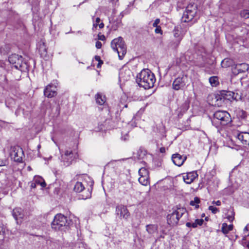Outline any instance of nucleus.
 I'll list each match as a JSON object with an SVG mask.
<instances>
[{"label":"nucleus","instance_id":"obj_1","mask_svg":"<svg viewBox=\"0 0 249 249\" xmlns=\"http://www.w3.org/2000/svg\"><path fill=\"white\" fill-rule=\"evenodd\" d=\"M136 81L140 87L149 89L154 86L156 78L154 73L149 69H143L137 74Z\"/></svg>","mask_w":249,"mask_h":249},{"label":"nucleus","instance_id":"obj_2","mask_svg":"<svg viewBox=\"0 0 249 249\" xmlns=\"http://www.w3.org/2000/svg\"><path fill=\"white\" fill-rule=\"evenodd\" d=\"M197 7L196 4L191 3L189 4L184 11L182 18L181 21L183 22H192L193 23H196L198 19L197 18Z\"/></svg>","mask_w":249,"mask_h":249},{"label":"nucleus","instance_id":"obj_3","mask_svg":"<svg viewBox=\"0 0 249 249\" xmlns=\"http://www.w3.org/2000/svg\"><path fill=\"white\" fill-rule=\"evenodd\" d=\"M231 122L230 114L226 111L218 110L213 114V118L212 120V124L217 127L219 125H226Z\"/></svg>","mask_w":249,"mask_h":249},{"label":"nucleus","instance_id":"obj_4","mask_svg":"<svg viewBox=\"0 0 249 249\" xmlns=\"http://www.w3.org/2000/svg\"><path fill=\"white\" fill-rule=\"evenodd\" d=\"M70 223V220L67 216L61 213H58L54 216L51 226L55 231H62L67 229Z\"/></svg>","mask_w":249,"mask_h":249},{"label":"nucleus","instance_id":"obj_5","mask_svg":"<svg viewBox=\"0 0 249 249\" xmlns=\"http://www.w3.org/2000/svg\"><path fill=\"white\" fill-rule=\"evenodd\" d=\"M112 49L118 54L120 60L123 59L126 53V47L122 37H119L112 40Z\"/></svg>","mask_w":249,"mask_h":249},{"label":"nucleus","instance_id":"obj_6","mask_svg":"<svg viewBox=\"0 0 249 249\" xmlns=\"http://www.w3.org/2000/svg\"><path fill=\"white\" fill-rule=\"evenodd\" d=\"M186 212V209L184 208H177L176 209L173 210V212L167 216L168 224L170 226L177 225L180 218Z\"/></svg>","mask_w":249,"mask_h":249},{"label":"nucleus","instance_id":"obj_7","mask_svg":"<svg viewBox=\"0 0 249 249\" xmlns=\"http://www.w3.org/2000/svg\"><path fill=\"white\" fill-rule=\"evenodd\" d=\"M9 63L16 69L21 71H25L28 68V65L23 62V57L17 54H13L8 57Z\"/></svg>","mask_w":249,"mask_h":249},{"label":"nucleus","instance_id":"obj_8","mask_svg":"<svg viewBox=\"0 0 249 249\" xmlns=\"http://www.w3.org/2000/svg\"><path fill=\"white\" fill-rule=\"evenodd\" d=\"M73 190L77 193H82L79 195V199H87L91 197V189L88 188L86 190L83 184L81 182H77L75 183Z\"/></svg>","mask_w":249,"mask_h":249},{"label":"nucleus","instance_id":"obj_9","mask_svg":"<svg viewBox=\"0 0 249 249\" xmlns=\"http://www.w3.org/2000/svg\"><path fill=\"white\" fill-rule=\"evenodd\" d=\"M77 154H74L72 150H66L63 154L61 156V161L63 163L65 166L70 165L72 161L76 158Z\"/></svg>","mask_w":249,"mask_h":249},{"label":"nucleus","instance_id":"obj_10","mask_svg":"<svg viewBox=\"0 0 249 249\" xmlns=\"http://www.w3.org/2000/svg\"><path fill=\"white\" fill-rule=\"evenodd\" d=\"M10 156L15 161L20 162L22 161V158L24 156L23 149L18 146L12 147L10 152Z\"/></svg>","mask_w":249,"mask_h":249},{"label":"nucleus","instance_id":"obj_11","mask_svg":"<svg viewBox=\"0 0 249 249\" xmlns=\"http://www.w3.org/2000/svg\"><path fill=\"white\" fill-rule=\"evenodd\" d=\"M188 82V78L186 75L178 77L175 79L172 84L173 89L176 90L183 89L186 86Z\"/></svg>","mask_w":249,"mask_h":249},{"label":"nucleus","instance_id":"obj_12","mask_svg":"<svg viewBox=\"0 0 249 249\" xmlns=\"http://www.w3.org/2000/svg\"><path fill=\"white\" fill-rule=\"evenodd\" d=\"M115 213L120 219L123 218L126 220H128L130 215L126 206L122 204L116 206Z\"/></svg>","mask_w":249,"mask_h":249},{"label":"nucleus","instance_id":"obj_13","mask_svg":"<svg viewBox=\"0 0 249 249\" xmlns=\"http://www.w3.org/2000/svg\"><path fill=\"white\" fill-rule=\"evenodd\" d=\"M44 95L48 98H52L57 94L56 87L53 84L46 86L44 90Z\"/></svg>","mask_w":249,"mask_h":249},{"label":"nucleus","instance_id":"obj_14","mask_svg":"<svg viewBox=\"0 0 249 249\" xmlns=\"http://www.w3.org/2000/svg\"><path fill=\"white\" fill-rule=\"evenodd\" d=\"M186 156H182L178 153L174 154L172 156V160L173 163L177 166H181L186 160Z\"/></svg>","mask_w":249,"mask_h":249},{"label":"nucleus","instance_id":"obj_15","mask_svg":"<svg viewBox=\"0 0 249 249\" xmlns=\"http://www.w3.org/2000/svg\"><path fill=\"white\" fill-rule=\"evenodd\" d=\"M225 98H228L226 96H223L222 93L221 94L215 95L212 100L213 105L218 107L222 106L225 104Z\"/></svg>","mask_w":249,"mask_h":249},{"label":"nucleus","instance_id":"obj_16","mask_svg":"<svg viewBox=\"0 0 249 249\" xmlns=\"http://www.w3.org/2000/svg\"><path fill=\"white\" fill-rule=\"evenodd\" d=\"M190 103V99L187 98L180 107L178 108L177 111L179 117L181 116L189 109Z\"/></svg>","mask_w":249,"mask_h":249},{"label":"nucleus","instance_id":"obj_17","mask_svg":"<svg viewBox=\"0 0 249 249\" xmlns=\"http://www.w3.org/2000/svg\"><path fill=\"white\" fill-rule=\"evenodd\" d=\"M198 175L196 171L187 173L183 176L184 182L187 184H191L195 178H197Z\"/></svg>","mask_w":249,"mask_h":249},{"label":"nucleus","instance_id":"obj_18","mask_svg":"<svg viewBox=\"0 0 249 249\" xmlns=\"http://www.w3.org/2000/svg\"><path fill=\"white\" fill-rule=\"evenodd\" d=\"M12 215L18 223V220L22 219L24 216L23 211L20 208H15L12 211Z\"/></svg>","mask_w":249,"mask_h":249},{"label":"nucleus","instance_id":"obj_19","mask_svg":"<svg viewBox=\"0 0 249 249\" xmlns=\"http://www.w3.org/2000/svg\"><path fill=\"white\" fill-rule=\"evenodd\" d=\"M124 17L123 13H121L119 17V19L117 18L116 20L112 18L111 20H109V22L112 24V28L114 30H117V28L120 26L121 23V18Z\"/></svg>","mask_w":249,"mask_h":249},{"label":"nucleus","instance_id":"obj_20","mask_svg":"<svg viewBox=\"0 0 249 249\" xmlns=\"http://www.w3.org/2000/svg\"><path fill=\"white\" fill-rule=\"evenodd\" d=\"M38 51L41 57H46L47 55V48L45 43L43 42H40L38 45Z\"/></svg>","mask_w":249,"mask_h":249},{"label":"nucleus","instance_id":"obj_21","mask_svg":"<svg viewBox=\"0 0 249 249\" xmlns=\"http://www.w3.org/2000/svg\"><path fill=\"white\" fill-rule=\"evenodd\" d=\"M221 65L222 67L225 68L235 65L233 60L229 58H226L223 60Z\"/></svg>","mask_w":249,"mask_h":249},{"label":"nucleus","instance_id":"obj_22","mask_svg":"<svg viewBox=\"0 0 249 249\" xmlns=\"http://www.w3.org/2000/svg\"><path fill=\"white\" fill-rule=\"evenodd\" d=\"M147 154V151L143 147H140L137 151L135 157L138 160L143 159Z\"/></svg>","mask_w":249,"mask_h":249},{"label":"nucleus","instance_id":"obj_23","mask_svg":"<svg viewBox=\"0 0 249 249\" xmlns=\"http://www.w3.org/2000/svg\"><path fill=\"white\" fill-rule=\"evenodd\" d=\"M158 226L157 225L149 224L146 226V230L150 234H153L157 231Z\"/></svg>","mask_w":249,"mask_h":249},{"label":"nucleus","instance_id":"obj_24","mask_svg":"<svg viewBox=\"0 0 249 249\" xmlns=\"http://www.w3.org/2000/svg\"><path fill=\"white\" fill-rule=\"evenodd\" d=\"M235 68L238 69L240 72H244L248 70L249 66L246 63H242L236 64Z\"/></svg>","mask_w":249,"mask_h":249},{"label":"nucleus","instance_id":"obj_25","mask_svg":"<svg viewBox=\"0 0 249 249\" xmlns=\"http://www.w3.org/2000/svg\"><path fill=\"white\" fill-rule=\"evenodd\" d=\"M95 100L97 104L100 105H102L105 103L106 98L104 95H102L100 93H97L95 95Z\"/></svg>","mask_w":249,"mask_h":249},{"label":"nucleus","instance_id":"obj_26","mask_svg":"<svg viewBox=\"0 0 249 249\" xmlns=\"http://www.w3.org/2000/svg\"><path fill=\"white\" fill-rule=\"evenodd\" d=\"M233 229V225H228L227 224L224 223L222 224L221 231L222 232L226 234H227L230 231H231Z\"/></svg>","mask_w":249,"mask_h":249},{"label":"nucleus","instance_id":"obj_27","mask_svg":"<svg viewBox=\"0 0 249 249\" xmlns=\"http://www.w3.org/2000/svg\"><path fill=\"white\" fill-rule=\"evenodd\" d=\"M34 180L37 185H40L42 188L45 187L46 185L44 180L41 177H35Z\"/></svg>","mask_w":249,"mask_h":249},{"label":"nucleus","instance_id":"obj_28","mask_svg":"<svg viewBox=\"0 0 249 249\" xmlns=\"http://www.w3.org/2000/svg\"><path fill=\"white\" fill-rule=\"evenodd\" d=\"M209 81L212 87H216L219 83L218 77L216 76L210 77L209 79Z\"/></svg>","mask_w":249,"mask_h":249},{"label":"nucleus","instance_id":"obj_29","mask_svg":"<svg viewBox=\"0 0 249 249\" xmlns=\"http://www.w3.org/2000/svg\"><path fill=\"white\" fill-rule=\"evenodd\" d=\"M121 188L123 189L124 194H127L132 189V185L130 182L126 183L124 185L121 186Z\"/></svg>","mask_w":249,"mask_h":249},{"label":"nucleus","instance_id":"obj_30","mask_svg":"<svg viewBox=\"0 0 249 249\" xmlns=\"http://www.w3.org/2000/svg\"><path fill=\"white\" fill-rule=\"evenodd\" d=\"M139 181L142 185L146 186L149 183V177H140Z\"/></svg>","mask_w":249,"mask_h":249},{"label":"nucleus","instance_id":"obj_31","mask_svg":"<svg viewBox=\"0 0 249 249\" xmlns=\"http://www.w3.org/2000/svg\"><path fill=\"white\" fill-rule=\"evenodd\" d=\"M234 212L232 209L229 210L228 211L227 218L229 221L232 222L234 220Z\"/></svg>","mask_w":249,"mask_h":249},{"label":"nucleus","instance_id":"obj_32","mask_svg":"<svg viewBox=\"0 0 249 249\" xmlns=\"http://www.w3.org/2000/svg\"><path fill=\"white\" fill-rule=\"evenodd\" d=\"M222 94L223 95V96L227 97L228 98H225L226 100H230L231 99H233V95L234 94V93L232 92L227 91H224Z\"/></svg>","mask_w":249,"mask_h":249},{"label":"nucleus","instance_id":"obj_33","mask_svg":"<svg viewBox=\"0 0 249 249\" xmlns=\"http://www.w3.org/2000/svg\"><path fill=\"white\" fill-rule=\"evenodd\" d=\"M173 34L175 37L177 38V42H178V44L182 39L179 30L176 28H175L173 31Z\"/></svg>","mask_w":249,"mask_h":249},{"label":"nucleus","instance_id":"obj_34","mask_svg":"<svg viewBox=\"0 0 249 249\" xmlns=\"http://www.w3.org/2000/svg\"><path fill=\"white\" fill-rule=\"evenodd\" d=\"M139 174L140 177L146 176L149 177V172L145 168L142 167L139 170Z\"/></svg>","mask_w":249,"mask_h":249},{"label":"nucleus","instance_id":"obj_35","mask_svg":"<svg viewBox=\"0 0 249 249\" xmlns=\"http://www.w3.org/2000/svg\"><path fill=\"white\" fill-rule=\"evenodd\" d=\"M200 203V199L197 197H195L194 200H192L190 202V205L191 206H194L196 209L199 208L198 204Z\"/></svg>","mask_w":249,"mask_h":249},{"label":"nucleus","instance_id":"obj_36","mask_svg":"<svg viewBox=\"0 0 249 249\" xmlns=\"http://www.w3.org/2000/svg\"><path fill=\"white\" fill-rule=\"evenodd\" d=\"M240 16L241 17L245 18H249V10L247 9H245L242 10L240 13Z\"/></svg>","mask_w":249,"mask_h":249},{"label":"nucleus","instance_id":"obj_37","mask_svg":"<svg viewBox=\"0 0 249 249\" xmlns=\"http://www.w3.org/2000/svg\"><path fill=\"white\" fill-rule=\"evenodd\" d=\"M6 228L2 224H0V235L4 236L6 232Z\"/></svg>","mask_w":249,"mask_h":249},{"label":"nucleus","instance_id":"obj_38","mask_svg":"<svg viewBox=\"0 0 249 249\" xmlns=\"http://www.w3.org/2000/svg\"><path fill=\"white\" fill-rule=\"evenodd\" d=\"M204 223V220L203 219H197L195 220V222L193 223H195L196 225V228L197 226H201Z\"/></svg>","mask_w":249,"mask_h":249},{"label":"nucleus","instance_id":"obj_39","mask_svg":"<svg viewBox=\"0 0 249 249\" xmlns=\"http://www.w3.org/2000/svg\"><path fill=\"white\" fill-rule=\"evenodd\" d=\"M209 210L211 211L214 214H215L219 212V210L218 208H217L214 206H209Z\"/></svg>","mask_w":249,"mask_h":249},{"label":"nucleus","instance_id":"obj_40","mask_svg":"<svg viewBox=\"0 0 249 249\" xmlns=\"http://www.w3.org/2000/svg\"><path fill=\"white\" fill-rule=\"evenodd\" d=\"M100 20H100V18H96L95 22H94L93 24L92 30H94V29H96L97 28V27L99 25V23L100 22Z\"/></svg>","mask_w":249,"mask_h":249},{"label":"nucleus","instance_id":"obj_41","mask_svg":"<svg viewBox=\"0 0 249 249\" xmlns=\"http://www.w3.org/2000/svg\"><path fill=\"white\" fill-rule=\"evenodd\" d=\"M239 116L242 119H245L247 117V113L244 110H241L239 112Z\"/></svg>","mask_w":249,"mask_h":249},{"label":"nucleus","instance_id":"obj_42","mask_svg":"<svg viewBox=\"0 0 249 249\" xmlns=\"http://www.w3.org/2000/svg\"><path fill=\"white\" fill-rule=\"evenodd\" d=\"M156 27V29L155 30V32L156 33V34H160L161 35L162 34V31L161 29V27L160 26H157V27Z\"/></svg>","mask_w":249,"mask_h":249},{"label":"nucleus","instance_id":"obj_43","mask_svg":"<svg viewBox=\"0 0 249 249\" xmlns=\"http://www.w3.org/2000/svg\"><path fill=\"white\" fill-rule=\"evenodd\" d=\"M202 53L201 54L202 60L205 61L206 60V52L204 48H202Z\"/></svg>","mask_w":249,"mask_h":249},{"label":"nucleus","instance_id":"obj_44","mask_svg":"<svg viewBox=\"0 0 249 249\" xmlns=\"http://www.w3.org/2000/svg\"><path fill=\"white\" fill-rule=\"evenodd\" d=\"M186 226L188 227V228H196V225L195 224V223H191V222H187L186 223Z\"/></svg>","mask_w":249,"mask_h":249},{"label":"nucleus","instance_id":"obj_45","mask_svg":"<svg viewBox=\"0 0 249 249\" xmlns=\"http://www.w3.org/2000/svg\"><path fill=\"white\" fill-rule=\"evenodd\" d=\"M160 19L157 18L154 21V23H153V26L154 27H157V26H159L158 25L160 23Z\"/></svg>","mask_w":249,"mask_h":249},{"label":"nucleus","instance_id":"obj_46","mask_svg":"<svg viewBox=\"0 0 249 249\" xmlns=\"http://www.w3.org/2000/svg\"><path fill=\"white\" fill-rule=\"evenodd\" d=\"M95 46L97 49H100L102 47V43L100 41H97Z\"/></svg>","mask_w":249,"mask_h":249},{"label":"nucleus","instance_id":"obj_47","mask_svg":"<svg viewBox=\"0 0 249 249\" xmlns=\"http://www.w3.org/2000/svg\"><path fill=\"white\" fill-rule=\"evenodd\" d=\"M98 39L99 40L103 41V40H105L106 39V37H105V36L104 35H98Z\"/></svg>","mask_w":249,"mask_h":249},{"label":"nucleus","instance_id":"obj_48","mask_svg":"<svg viewBox=\"0 0 249 249\" xmlns=\"http://www.w3.org/2000/svg\"><path fill=\"white\" fill-rule=\"evenodd\" d=\"M212 203L213 204H215L217 206H220V205H221V201L219 200H217L216 201H213L212 202Z\"/></svg>","mask_w":249,"mask_h":249},{"label":"nucleus","instance_id":"obj_49","mask_svg":"<svg viewBox=\"0 0 249 249\" xmlns=\"http://www.w3.org/2000/svg\"><path fill=\"white\" fill-rule=\"evenodd\" d=\"M125 72L128 73V75H127V76L126 77H125V78L124 77V80H127L130 77V76L129 75L130 71L129 70H127V71H125Z\"/></svg>","mask_w":249,"mask_h":249},{"label":"nucleus","instance_id":"obj_50","mask_svg":"<svg viewBox=\"0 0 249 249\" xmlns=\"http://www.w3.org/2000/svg\"><path fill=\"white\" fill-rule=\"evenodd\" d=\"M36 185H37L36 184V183L34 180L33 182L31 183V187L32 188H35L36 187Z\"/></svg>","mask_w":249,"mask_h":249},{"label":"nucleus","instance_id":"obj_51","mask_svg":"<svg viewBox=\"0 0 249 249\" xmlns=\"http://www.w3.org/2000/svg\"><path fill=\"white\" fill-rule=\"evenodd\" d=\"M6 165V161L3 160H0V166H5Z\"/></svg>","mask_w":249,"mask_h":249},{"label":"nucleus","instance_id":"obj_52","mask_svg":"<svg viewBox=\"0 0 249 249\" xmlns=\"http://www.w3.org/2000/svg\"><path fill=\"white\" fill-rule=\"evenodd\" d=\"M103 64V61L102 60H100L98 62V64L97 65V68H100L102 64Z\"/></svg>","mask_w":249,"mask_h":249},{"label":"nucleus","instance_id":"obj_53","mask_svg":"<svg viewBox=\"0 0 249 249\" xmlns=\"http://www.w3.org/2000/svg\"><path fill=\"white\" fill-rule=\"evenodd\" d=\"M95 59L96 61H98V62H99L100 60H101V59L100 57L99 56H98V55H96V56H95Z\"/></svg>","mask_w":249,"mask_h":249},{"label":"nucleus","instance_id":"obj_54","mask_svg":"<svg viewBox=\"0 0 249 249\" xmlns=\"http://www.w3.org/2000/svg\"><path fill=\"white\" fill-rule=\"evenodd\" d=\"M161 153H164L165 152V148L164 147H161L160 149Z\"/></svg>","mask_w":249,"mask_h":249},{"label":"nucleus","instance_id":"obj_55","mask_svg":"<svg viewBox=\"0 0 249 249\" xmlns=\"http://www.w3.org/2000/svg\"><path fill=\"white\" fill-rule=\"evenodd\" d=\"M98 26L101 29L104 27V24L103 22H101V23L99 24Z\"/></svg>","mask_w":249,"mask_h":249},{"label":"nucleus","instance_id":"obj_56","mask_svg":"<svg viewBox=\"0 0 249 249\" xmlns=\"http://www.w3.org/2000/svg\"><path fill=\"white\" fill-rule=\"evenodd\" d=\"M248 225H247L246 227H245V228H244V231H248Z\"/></svg>","mask_w":249,"mask_h":249},{"label":"nucleus","instance_id":"obj_57","mask_svg":"<svg viewBox=\"0 0 249 249\" xmlns=\"http://www.w3.org/2000/svg\"><path fill=\"white\" fill-rule=\"evenodd\" d=\"M120 77H122V78H123V77H124V76H123V72H121L120 73Z\"/></svg>","mask_w":249,"mask_h":249},{"label":"nucleus","instance_id":"obj_58","mask_svg":"<svg viewBox=\"0 0 249 249\" xmlns=\"http://www.w3.org/2000/svg\"><path fill=\"white\" fill-rule=\"evenodd\" d=\"M247 247L249 248V242H248L247 244Z\"/></svg>","mask_w":249,"mask_h":249},{"label":"nucleus","instance_id":"obj_59","mask_svg":"<svg viewBox=\"0 0 249 249\" xmlns=\"http://www.w3.org/2000/svg\"><path fill=\"white\" fill-rule=\"evenodd\" d=\"M124 107H127V105H125Z\"/></svg>","mask_w":249,"mask_h":249},{"label":"nucleus","instance_id":"obj_60","mask_svg":"<svg viewBox=\"0 0 249 249\" xmlns=\"http://www.w3.org/2000/svg\"><path fill=\"white\" fill-rule=\"evenodd\" d=\"M115 13L114 11L113 12V14H114Z\"/></svg>","mask_w":249,"mask_h":249}]
</instances>
